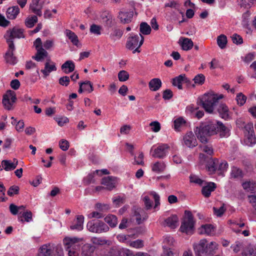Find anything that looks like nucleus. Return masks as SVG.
I'll use <instances>...</instances> for the list:
<instances>
[{
	"mask_svg": "<svg viewBox=\"0 0 256 256\" xmlns=\"http://www.w3.org/2000/svg\"><path fill=\"white\" fill-rule=\"evenodd\" d=\"M128 246L136 248H140L143 247L144 242L142 240H137L132 242L130 240Z\"/></svg>",
	"mask_w": 256,
	"mask_h": 256,
	"instance_id": "52",
	"label": "nucleus"
},
{
	"mask_svg": "<svg viewBox=\"0 0 256 256\" xmlns=\"http://www.w3.org/2000/svg\"><path fill=\"white\" fill-rule=\"evenodd\" d=\"M118 256H134V254L128 249L122 248L118 250Z\"/></svg>",
	"mask_w": 256,
	"mask_h": 256,
	"instance_id": "61",
	"label": "nucleus"
},
{
	"mask_svg": "<svg viewBox=\"0 0 256 256\" xmlns=\"http://www.w3.org/2000/svg\"><path fill=\"white\" fill-rule=\"evenodd\" d=\"M224 98L222 94H205L200 98V102L206 112L212 113L214 109V106L218 102V100Z\"/></svg>",
	"mask_w": 256,
	"mask_h": 256,
	"instance_id": "4",
	"label": "nucleus"
},
{
	"mask_svg": "<svg viewBox=\"0 0 256 256\" xmlns=\"http://www.w3.org/2000/svg\"><path fill=\"white\" fill-rule=\"evenodd\" d=\"M242 170L237 167L234 166L232 168L230 176L232 178H239L242 176Z\"/></svg>",
	"mask_w": 256,
	"mask_h": 256,
	"instance_id": "51",
	"label": "nucleus"
},
{
	"mask_svg": "<svg viewBox=\"0 0 256 256\" xmlns=\"http://www.w3.org/2000/svg\"><path fill=\"white\" fill-rule=\"evenodd\" d=\"M118 78L120 82H126L129 78V74L126 70H120L118 73Z\"/></svg>",
	"mask_w": 256,
	"mask_h": 256,
	"instance_id": "54",
	"label": "nucleus"
},
{
	"mask_svg": "<svg viewBox=\"0 0 256 256\" xmlns=\"http://www.w3.org/2000/svg\"><path fill=\"white\" fill-rule=\"evenodd\" d=\"M168 148L167 144H160L156 147L153 146L150 150V154L153 158H162L166 156Z\"/></svg>",
	"mask_w": 256,
	"mask_h": 256,
	"instance_id": "10",
	"label": "nucleus"
},
{
	"mask_svg": "<svg viewBox=\"0 0 256 256\" xmlns=\"http://www.w3.org/2000/svg\"><path fill=\"white\" fill-rule=\"evenodd\" d=\"M200 233L208 236H212L214 234L215 228L210 224L202 225L199 229Z\"/></svg>",
	"mask_w": 256,
	"mask_h": 256,
	"instance_id": "27",
	"label": "nucleus"
},
{
	"mask_svg": "<svg viewBox=\"0 0 256 256\" xmlns=\"http://www.w3.org/2000/svg\"><path fill=\"white\" fill-rule=\"evenodd\" d=\"M247 97L242 92L237 94L236 100L237 104L240 106H243L246 102Z\"/></svg>",
	"mask_w": 256,
	"mask_h": 256,
	"instance_id": "46",
	"label": "nucleus"
},
{
	"mask_svg": "<svg viewBox=\"0 0 256 256\" xmlns=\"http://www.w3.org/2000/svg\"><path fill=\"white\" fill-rule=\"evenodd\" d=\"M162 82L158 78H154L148 82V87L151 91L156 92L162 86Z\"/></svg>",
	"mask_w": 256,
	"mask_h": 256,
	"instance_id": "28",
	"label": "nucleus"
},
{
	"mask_svg": "<svg viewBox=\"0 0 256 256\" xmlns=\"http://www.w3.org/2000/svg\"><path fill=\"white\" fill-rule=\"evenodd\" d=\"M218 244L214 241L202 239L194 246L196 256H210L214 255L218 250Z\"/></svg>",
	"mask_w": 256,
	"mask_h": 256,
	"instance_id": "3",
	"label": "nucleus"
},
{
	"mask_svg": "<svg viewBox=\"0 0 256 256\" xmlns=\"http://www.w3.org/2000/svg\"><path fill=\"white\" fill-rule=\"evenodd\" d=\"M18 164V160L14 158L12 161L10 160H3L2 161L1 165L6 171H10L16 168Z\"/></svg>",
	"mask_w": 256,
	"mask_h": 256,
	"instance_id": "19",
	"label": "nucleus"
},
{
	"mask_svg": "<svg viewBox=\"0 0 256 256\" xmlns=\"http://www.w3.org/2000/svg\"><path fill=\"white\" fill-rule=\"evenodd\" d=\"M200 150L207 154L212 156L214 153V150L210 145L203 144L200 146Z\"/></svg>",
	"mask_w": 256,
	"mask_h": 256,
	"instance_id": "50",
	"label": "nucleus"
},
{
	"mask_svg": "<svg viewBox=\"0 0 256 256\" xmlns=\"http://www.w3.org/2000/svg\"><path fill=\"white\" fill-rule=\"evenodd\" d=\"M186 121L182 117L176 118L174 122V128L176 130H180V128L184 125Z\"/></svg>",
	"mask_w": 256,
	"mask_h": 256,
	"instance_id": "45",
	"label": "nucleus"
},
{
	"mask_svg": "<svg viewBox=\"0 0 256 256\" xmlns=\"http://www.w3.org/2000/svg\"><path fill=\"white\" fill-rule=\"evenodd\" d=\"M20 13V8L18 6H13L8 8L6 16L8 19H15Z\"/></svg>",
	"mask_w": 256,
	"mask_h": 256,
	"instance_id": "30",
	"label": "nucleus"
},
{
	"mask_svg": "<svg viewBox=\"0 0 256 256\" xmlns=\"http://www.w3.org/2000/svg\"><path fill=\"white\" fill-rule=\"evenodd\" d=\"M185 78V75H180L179 76L176 77L172 80V84L174 86L178 87L180 90L182 89V82L184 81Z\"/></svg>",
	"mask_w": 256,
	"mask_h": 256,
	"instance_id": "40",
	"label": "nucleus"
},
{
	"mask_svg": "<svg viewBox=\"0 0 256 256\" xmlns=\"http://www.w3.org/2000/svg\"><path fill=\"white\" fill-rule=\"evenodd\" d=\"M86 228L90 232L96 234L106 232L110 230L106 224L98 220L88 222L86 224Z\"/></svg>",
	"mask_w": 256,
	"mask_h": 256,
	"instance_id": "7",
	"label": "nucleus"
},
{
	"mask_svg": "<svg viewBox=\"0 0 256 256\" xmlns=\"http://www.w3.org/2000/svg\"><path fill=\"white\" fill-rule=\"evenodd\" d=\"M163 224L164 226L174 229L178 225V218L176 215H172L164 220Z\"/></svg>",
	"mask_w": 256,
	"mask_h": 256,
	"instance_id": "21",
	"label": "nucleus"
},
{
	"mask_svg": "<svg viewBox=\"0 0 256 256\" xmlns=\"http://www.w3.org/2000/svg\"><path fill=\"white\" fill-rule=\"evenodd\" d=\"M190 182L194 183L199 186H202L204 181L200 178L198 176L194 174H191L190 176Z\"/></svg>",
	"mask_w": 256,
	"mask_h": 256,
	"instance_id": "56",
	"label": "nucleus"
},
{
	"mask_svg": "<svg viewBox=\"0 0 256 256\" xmlns=\"http://www.w3.org/2000/svg\"><path fill=\"white\" fill-rule=\"evenodd\" d=\"M16 100V92L12 90H7L4 94L2 100L4 108L7 110H12Z\"/></svg>",
	"mask_w": 256,
	"mask_h": 256,
	"instance_id": "8",
	"label": "nucleus"
},
{
	"mask_svg": "<svg viewBox=\"0 0 256 256\" xmlns=\"http://www.w3.org/2000/svg\"><path fill=\"white\" fill-rule=\"evenodd\" d=\"M53 244H46L42 246L39 248V253L43 256H51L55 250Z\"/></svg>",
	"mask_w": 256,
	"mask_h": 256,
	"instance_id": "17",
	"label": "nucleus"
},
{
	"mask_svg": "<svg viewBox=\"0 0 256 256\" xmlns=\"http://www.w3.org/2000/svg\"><path fill=\"white\" fill-rule=\"evenodd\" d=\"M99 16L106 26H112L113 23V18L112 15L108 12L104 11L100 12Z\"/></svg>",
	"mask_w": 256,
	"mask_h": 256,
	"instance_id": "23",
	"label": "nucleus"
},
{
	"mask_svg": "<svg viewBox=\"0 0 256 256\" xmlns=\"http://www.w3.org/2000/svg\"><path fill=\"white\" fill-rule=\"evenodd\" d=\"M130 238V235H124V234H118L116 236L117 240L122 242H124L127 245L128 244L129 238Z\"/></svg>",
	"mask_w": 256,
	"mask_h": 256,
	"instance_id": "62",
	"label": "nucleus"
},
{
	"mask_svg": "<svg viewBox=\"0 0 256 256\" xmlns=\"http://www.w3.org/2000/svg\"><path fill=\"white\" fill-rule=\"evenodd\" d=\"M92 242L96 245H103L106 244L107 241L102 238L94 237L91 239Z\"/></svg>",
	"mask_w": 256,
	"mask_h": 256,
	"instance_id": "57",
	"label": "nucleus"
},
{
	"mask_svg": "<svg viewBox=\"0 0 256 256\" xmlns=\"http://www.w3.org/2000/svg\"><path fill=\"white\" fill-rule=\"evenodd\" d=\"M194 222L192 212L186 210L183 221L182 222L180 230L181 232L187 234H192L194 231Z\"/></svg>",
	"mask_w": 256,
	"mask_h": 256,
	"instance_id": "5",
	"label": "nucleus"
},
{
	"mask_svg": "<svg viewBox=\"0 0 256 256\" xmlns=\"http://www.w3.org/2000/svg\"><path fill=\"white\" fill-rule=\"evenodd\" d=\"M140 30L141 34L148 35L150 33L151 28L146 22H142L140 24Z\"/></svg>",
	"mask_w": 256,
	"mask_h": 256,
	"instance_id": "44",
	"label": "nucleus"
},
{
	"mask_svg": "<svg viewBox=\"0 0 256 256\" xmlns=\"http://www.w3.org/2000/svg\"><path fill=\"white\" fill-rule=\"evenodd\" d=\"M38 21V18L36 16H33L30 17H28L25 21L26 25L28 28H32L35 23H36Z\"/></svg>",
	"mask_w": 256,
	"mask_h": 256,
	"instance_id": "48",
	"label": "nucleus"
},
{
	"mask_svg": "<svg viewBox=\"0 0 256 256\" xmlns=\"http://www.w3.org/2000/svg\"><path fill=\"white\" fill-rule=\"evenodd\" d=\"M84 222V216L82 215L78 216L76 222L70 226L71 230H76L80 231L83 229V224Z\"/></svg>",
	"mask_w": 256,
	"mask_h": 256,
	"instance_id": "29",
	"label": "nucleus"
},
{
	"mask_svg": "<svg viewBox=\"0 0 256 256\" xmlns=\"http://www.w3.org/2000/svg\"><path fill=\"white\" fill-rule=\"evenodd\" d=\"M218 112L220 116L225 120H228L230 117V112L228 107L224 104H221L218 108Z\"/></svg>",
	"mask_w": 256,
	"mask_h": 256,
	"instance_id": "35",
	"label": "nucleus"
},
{
	"mask_svg": "<svg viewBox=\"0 0 256 256\" xmlns=\"http://www.w3.org/2000/svg\"><path fill=\"white\" fill-rule=\"evenodd\" d=\"M104 221L110 226L114 228L118 224V218L116 216L113 214H108L104 218Z\"/></svg>",
	"mask_w": 256,
	"mask_h": 256,
	"instance_id": "38",
	"label": "nucleus"
},
{
	"mask_svg": "<svg viewBox=\"0 0 256 256\" xmlns=\"http://www.w3.org/2000/svg\"><path fill=\"white\" fill-rule=\"evenodd\" d=\"M112 202L116 206H119L120 205L124 203V200L122 197L116 196L113 198Z\"/></svg>",
	"mask_w": 256,
	"mask_h": 256,
	"instance_id": "64",
	"label": "nucleus"
},
{
	"mask_svg": "<svg viewBox=\"0 0 256 256\" xmlns=\"http://www.w3.org/2000/svg\"><path fill=\"white\" fill-rule=\"evenodd\" d=\"M218 162V159L210 160L207 165V170L210 174L216 172V164Z\"/></svg>",
	"mask_w": 256,
	"mask_h": 256,
	"instance_id": "41",
	"label": "nucleus"
},
{
	"mask_svg": "<svg viewBox=\"0 0 256 256\" xmlns=\"http://www.w3.org/2000/svg\"><path fill=\"white\" fill-rule=\"evenodd\" d=\"M144 40V38L141 34H140L139 35L131 34L128 38L126 47L132 50L136 48L133 51L134 54L136 52H140L139 48L142 44Z\"/></svg>",
	"mask_w": 256,
	"mask_h": 256,
	"instance_id": "6",
	"label": "nucleus"
},
{
	"mask_svg": "<svg viewBox=\"0 0 256 256\" xmlns=\"http://www.w3.org/2000/svg\"><path fill=\"white\" fill-rule=\"evenodd\" d=\"M218 164H216V172L218 174H222L228 168V164L225 160H218Z\"/></svg>",
	"mask_w": 256,
	"mask_h": 256,
	"instance_id": "39",
	"label": "nucleus"
},
{
	"mask_svg": "<svg viewBox=\"0 0 256 256\" xmlns=\"http://www.w3.org/2000/svg\"><path fill=\"white\" fill-rule=\"evenodd\" d=\"M83 238L66 237L63 240V244L68 256H80V247L82 244ZM93 248L89 244H84L82 248V256H92Z\"/></svg>",
	"mask_w": 256,
	"mask_h": 256,
	"instance_id": "1",
	"label": "nucleus"
},
{
	"mask_svg": "<svg viewBox=\"0 0 256 256\" xmlns=\"http://www.w3.org/2000/svg\"><path fill=\"white\" fill-rule=\"evenodd\" d=\"M218 124L219 121L216 120H208L202 123L194 130L195 134L202 143H206L209 136L218 134Z\"/></svg>",
	"mask_w": 256,
	"mask_h": 256,
	"instance_id": "2",
	"label": "nucleus"
},
{
	"mask_svg": "<svg viewBox=\"0 0 256 256\" xmlns=\"http://www.w3.org/2000/svg\"><path fill=\"white\" fill-rule=\"evenodd\" d=\"M62 70L66 74H68L74 70L75 64L72 60H67L62 66Z\"/></svg>",
	"mask_w": 256,
	"mask_h": 256,
	"instance_id": "32",
	"label": "nucleus"
},
{
	"mask_svg": "<svg viewBox=\"0 0 256 256\" xmlns=\"http://www.w3.org/2000/svg\"><path fill=\"white\" fill-rule=\"evenodd\" d=\"M44 4V2L42 0H32L30 4V10L38 16H40L42 14V10Z\"/></svg>",
	"mask_w": 256,
	"mask_h": 256,
	"instance_id": "14",
	"label": "nucleus"
},
{
	"mask_svg": "<svg viewBox=\"0 0 256 256\" xmlns=\"http://www.w3.org/2000/svg\"><path fill=\"white\" fill-rule=\"evenodd\" d=\"M102 28L101 26L92 24L90 28V32L96 36H100L102 34Z\"/></svg>",
	"mask_w": 256,
	"mask_h": 256,
	"instance_id": "43",
	"label": "nucleus"
},
{
	"mask_svg": "<svg viewBox=\"0 0 256 256\" xmlns=\"http://www.w3.org/2000/svg\"><path fill=\"white\" fill-rule=\"evenodd\" d=\"M217 130L220 138H228L230 136V128L224 125L220 122H219Z\"/></svg>",
	"mask_w": 256,
	"mask_h": 256,
	"instance_id": "24",
	"label": "nucleus"
},
{
	"mask_svg": "<svg viewBox=\"0 0 256 256\" xmlns=\"http://www.w3.org/2000/svg\"><path fill=\"white\" fill-rule=\"evenodd\" d=\"M64 34L74 45L77 46H78L79 40L78 37L74 32L70 30H66Z\"/></svg>",
	"mask_w": 256,
	"mask_h": 256,
	"instance_id": "36",
	"label": "nucleus"
},
{
	"mask_svg": "<svg viewBox=\"0 0 256 256\" xmlns=\"http://www.w3.org/2000/svg\"><path fill=\"white\" fill-rule=\"evenodd\" d=\"M134 217L137 224H140L147 218L148 216L144 210L138 208L134 211Z\"/></svg>",
	"mask_w": 256,
	"mask_h": 256,
	"instance_id": "22",
	"label": "nucleus"
},
{
	"mask_svg": "<svg viewBox=\"0 0 256 256\" xmlns=\"http://www.w3.org/2000/svg\"><path fill=\"white\" fill-rule=\"evenodd\" d=\"M108 174V170L106 169H103V170H96L95 171V172H94L92 174H88V184H90L91 182H94L92 181V178L94 177V176L95 174Z\"/></svg>",
	"mask_w": 256,
	"mask_h": 256,
	"instance_id": "47",
	"label": "nucleus"
},
{
	"mask_svg": "<svg viewBox=\"0 0 256 256\" xmlns=\"http://www.w3.org/2000/svg\"><path fill=\"white\" fill-rule=\"evenodd\" d=\"M150 168L154 172L160 174L165 170L166 164L164 161H156L151 164Z\"/></svg>",
	"mask_w": 256,
	"mask_h": 256,
	"instance_id": "18",
	"label": "nucleus"
},
{
	"mask_svg": "<svg viewBox=\"0 0 256 256\" xmlns=\"http://www.w3.org/2000/svg\"><path fill=\"white\" fill-rule=\"evenodd\" d=\"M8 45V48L6 52L4 58L6 62L10 64H14L16 63V58L14 56V52L15 50V47L14 42H10Z\"/></svg>",
	"mask_w": 256,
	"mask_h": 256,
	"instance_id": "13",
	"label": "nucleus"
},
{
	"mask_svg": "<svg viewBox=\"0 0 256 256\" xmlns=\"http://www.w3.org/2000/svg\"><path fill=\"white\" fill-rule=\"evenodd\" d=\"M144 154L142 152H140L138 156H134V164H135L143 166L144 164Z\"/></svg>",
	"mask_w": 256,
	"mask_h": 256,
	"instance_id": "55",
	"label": "nucleus"
},
{
	"mask_svg": "<svg viewBox=\"0 0 256 256\" xmlns=\"http://www.w3.org/2000/svg\"><path fill=\"white\" fill-rule=\"evenodd\" d=\"M216 188V184L214 182H208L204 186L202 190V192L203 196L206 198L210 196L211 192L214 190Z\"/></svg>",
	"mask_w": 256,
	"mask_h": 256,
	"instance_id": "26",
	"label": "nucleus"
},
{
	"mask_svg": "<svg viewBox=\"0 0 256 256\" xmlns=\"http://www.w3.org/2000/svg\"><path fill=\"white\" fill-rule=\"evenodd\" d=\"M246 130L244 140V144L248 146H252L256 143V138L253 129V125L251 123L244 126Z\"/></svg>",
	"mask_w": 256,
	"mask_h": 256,
	"instance_id": "9",
	"label": "nucleus"
},
{
	"mask_svg": "<svg viewBox=\"0 0 256 256\" xmlns=\"http://www.w3.org/2000/svg\"><path fill=\"white\" fill-rule=\"evenodd\" d=\"M48 56V52L44 48L36 50V54L32 58L37 62H42Z\"/></svg>",
	"mask_w": 256,
	"mask_h": 256,
	"instance_id": "31",
	"label": "nucleus"
},
{
	"mask_svg": "<svg viewBox=\"0 0 256 256\" xmlns=\"http://www.w3.org/2000/svg\"><path fill=\"white\" fill-rule=\"evenodd\" d=\"M248 198L250 203L256 210V191L251 192L248 195Z\"/></svg>",
	"mask_w": 256,
	"mask_h": 256,
	"instance_id": "49",
	"label": "nucleus"
},
{
	"mask_svg": "<svg viewBox=\"0 0 256 256\" xmlns=\"http://www.w3.org/2000/svg\"><path fill=\"white\" fill-rule=\"evenodd\" d=\"M122 34V32L120 29L114 28L110 34V38L112 41L115 42L121 38Z\"/></svg>",
	"mask_w": 256,
	"mask_h": 256,
	"instance_id": "37",
	"label": "nucleus"
},
{
	"mask_svg": "<svg viewBox=\"0 0 256 256\" xmlns=\"http://www.w3.org/2000/svg\"><path fill=\"white\" fill-rule=\"evenodd\" d=\"M57 68L55 62L49 58L46 60L44 63V68L41 70V72L43 74V77L46 78L50 75V72H55Z\"/></svg>",
	"mask_w": 256,
	"mask_h": 256,
	"instance_id": "12",
	"label": "nucleus"
},
{
	"mask_svg": "<svg viewBox=\"0 0 256 256\" xmlns=\"http://www.w3.org/2000/svg\"><path fill=\"white\" fill-rule=\"evenodd\" d=\"M181 46L184 50H188L192 48L194 46L192 41L188 38H182L180 40Z\"/></svg>",
	"mask_w": 256,
	"mask_h": 256,
	"instance_id": "33",
	"label": "nucleus"
},
{
	"mask_svg": "<svg viewBox=\"0 0 256 256\" xmlns=\"http://www.w3.org/2000/svg\"><path fill=\"white\" fill-rule=\"evenodd\" d=\"M194 80L196 84L198 85H202L204 82L205 76L203 74H198L194 78Z\"/></svg>",
	"mask_w": 256,
	"mask_h": 256,
	"instance_id": "58",
	"label": "nucleus"
},
{
	"mask_svg": "<svg viewBox=\"0 0 256 256\" xmlns=\"http://www.w3.org/2000/svg\"><path fill=\"white\" fill-rule=\"evenodd\" d=\"M82 84V88L84 91H86L88 92H91L94 90L92 84L90 81H86L84 82H80Z\"/></svg>",
	"mask_w": 256,
	"mask_h": 256,
	"instance_id": "53",
	"label": "nucleus"
},
{
	"mask_svg": "<svg viewBox=\"0 0 256 256\" xmlns=\"http://www.w3.org/2000/svg\"><path fill=\"white\" fill-rule=\"evenodd\" d=\"M24 37L23 30L22 29L14 28L6 32L4 38L8 44L13 42V40L16 38H20Z\"/></svg>",
	"mask_w": 256,
	"mask_h": 256,
	"instance_id": "11",
	"label": "nucleus"
},
{
	"mask_svg": "<svg viewBox=\"0 0 256 256\" xmlns=\"http://www.w3.org/2000/svg\"><path fill=\"white\" fill-rule=\"evenodd\" d=\"M184 144L188 148H192L197 145V141L192 132H190L186 134L183 138Z\"/></svg>",
	"mask_w": 256,
	"mask_h": 256,
	"instance_id": "15",
	"label": "nucleus"
},
{
	"mask_svg": "<svg viewBox=\"0 0 256 256\" xmlns=\"http://www.w3.org/2000/svg\"><path fill=\"white\" fill-rule=\"evenodd\" d=\"M217 44L221 49H224L226 47L228 40L226 36L224 34H220L217 38Z\"/></svg>",
	"mask_w": 256,
	"mask_h": 256,
	"instance_id": "42",
	"label": "nucleus"
},
{
	"mask_svg": "<svg viewBox=\"0 0 256 256\" xmlns=\"http://www.w3.org/2000/svg\"><path fill=\"white\" fill-rule=\"evenodd\" d=\"M116 183V178L112 176L104 177L102 180V184L106 186V188L108 190H111L115 188Z\"/></svg>",
	"mask_w": 256,
	"mask_h": 256,
	"instance_id": "20",
	"label": "nucleus"
},
{
	"mask_svg": "<svg viewBox=\"0 0 256 256\" xmlns=\"http://www.w3.org/2000/svg\"><path fill=\"white\" fill-rule=\"evenodd\" d=\"M243 188L248 192H252L255 187L254 184L250 182H246L242 184Z\"/></svg>",
	"mask_w": 256,
	"mask_h": 256,
	"instance_id": "60",
	"label": "nucleus"
},
{
	"mask_svg": "<svg viewBox=\"0 0 256 256\" xmlns=\"http://www.w3.org/2000/svg\"><path fill=\"white\" fill-rule=\"evenodd\" d=\"M134 16L133 11L120 12L118 14V18L123 24H128L131 22Z\"/></svg>",
	"mask_w": 256,
	"mask_h": 256,
	"instance_id": "25",
	"label": "nucleus"
},
{
	"mask_svg": "<svg viewBox=\"0 0 256 256\" xmlns=\"http://www.w3.org/2000/svg\"><path fill=\"white\" fill-rule=\"evenodd\" d=\"M175 240L174 238L170 236H165L162 242L163 253L166 252H172V247L175 244Z\"/></svg>",
	"mask_w": 256,
	"mask_h": 256,
	"instance_id": "16",
	"label": "nucleus"
},
{
	"mask_svg": "<svg viewBox=\"0 0 256 256\" xmlns=\"http://www.w3.org/2000/svg\"><path fill=\"white\" fill-rule=\"evenodd\" d=\"M186 112L188 114H194L198 118H202L204 114L203 111L197 110V108H195L194 105L188 106L186 108Z\"/></svg>",
	"mask_w": 256,
	"mask_h": 256,
	"instance_id": "34",
	"label": "nucleus"
},
{
	"mask_svg": "<svg viewBox=\"0 0 256 256\" xmlns=\"http://www.w3.org/2000/svg\"><path fill=\"white\" fill-rule=\"evenodd\" d=\"M59 146L62 150L66 151L69 148V142L66 140H61L59 142Z\"/></svg>",
	"mask_w": 256,
	"mask_h": 256,
	"instance_id": "63",
	"label": "nucleus"
},
{
	"mask_svg": "<svg viewBox=\"0 0 256 256\" xmlns=\"http://www.w3.org/2000/svg\"><path fill=\"white\" fill-rule=\"evenodd\" d=\"M151 130L154 132H158L160 130L161 126L160 123L158 121L152 122L150 124Z\"/></svg>",
	"mask_w": 256,
	"mask_h": 256,
	"instance_id": "59",
	"label": "nucleus"
}]
</instances>
